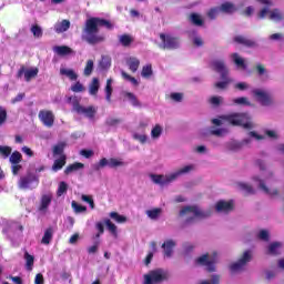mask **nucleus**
I'll use <instances>...</instances> for the list:
<instances>
[{"mask_svg": "<svg viewBox=\"0 0 284 284\" xmlns=\"http://www.w3.org/2000/svg\"><path fill=\"white\" fill-rule=\"evenodd\" d=\"M101 28L114 30V23L105 18L99 17L87 19L82 28V41H85L89 45H99V43L105 42V36L99 33Z\"/></svg>", "mask_w": 284, "mask_h": 284, "instance_id": "nucleus-1", "label": "nucleus"}, {"mask_svg": "<svg viewBox=\"0 0 284 284\" xmlns=\"http://www.w3.org/2000/svg\"><path fill=\"white\" fill-rule=\"evenodd\" d=\"M222 121H225L233 126H242L244 130H252L254 124H252V118L248 113L233 112L221 116Z\"/></svg>", "mask_w": 284, "mask_h": 284, "instance_id": "nucleus-2", "label": "nucleus"}, {"mask_svg": "<svg viewBox=\"0 0 284 284\" xmlns=\"http://www.w3.org/2000/svg\"><path fill=\"white\" fill-rule=\"evenodd\" d=\"M187 214H193V216H189L185 220L186 225H190V223H194L195 219H210L212 216V211H202L199 206L196 205H189L184 206L180 211V216H185Z\"/></svg>", "mask_w": 284, "mask_h": 284, "instance_id": "nucleus-3", "label": "nucleus"}, {"mask_svg": "<svg viewBox=\"0 0 284 284\" xmlns=\"http://www.w3.org/2000/svg\"><path fill=\"white\" fill-rule=\"evenodd\" d=\"M165 281H170V272L163 268H155L144 274L143 284H161L165 283Z\"/></svg>", "mask_w": 284, "mask_h": 284, "instance_id": "nucleus-4", "label": "nucleus"}, {"mask_svg": "<svg viewBox=\"0 0 284 284\" xmlns=\"http://www.w3.org/2000/svg\"><path fill=\"white\" fill-rule=\"evenodd\" d=\"M162 43L160 48L162 50H179L181 48V39L172 34L160 33Z\"/></svg>", "mask_w": 284, "mask_h": 284, "instance_id": "nucleus-5", "label": "nucleus"}, {"mask_svg": "<svg viewBox=\"0 0 284 284\" xmlns=\"http://www.w3.org/2000/svg\"><path fill=\"white\" fill-rule=\"evenodd\" d=\"M39 185V176L34 173H27L18 181L19 190H34Z\"/></svg>", "mask_w": 284, "mask_h": 284, "instance_id": "nucleus-6", "label": "nucleus"}, {"mask_svg": "<svg viewBox=\"0 0 284 284\" xmlns=\"http://www.w3.org/2000/svg\"><path fill=\"white\" fill-rule=\"evenodd\" d=\"M252 261V251H245L240 260L230 265V270L232 274H236V272H243L245 270V265Z\"/></svg>", "mask_w": 284, "mask_h": 284, "instance_id": "nucleus-7", "label": "nucleus"}, {"mask_svg": "<svg viewBox=\"0 0 284 284\" xmlns=\"http://www.w3.org/2000/svg\"><path fill=\"white\" fill-rule=\"evenodd\" d=\"M253 97H255L256 101L261 103V105L267 106L274 104V98L267 91H263L261 89L253 90Z\"/></svg>", "mask_w": 284, "mask_h": 284, "instance_id": "nucleus-8", "label": "nucleus"}, {"mask_svg": "<svg viewBox=\"0 0 284 284\" xmlns=\"http://www.w3.org/2000/svg\"><path fill=\"white\" fill-rule=\"evenodd\" d=\"M73 110L78 114H84L87 119H94V116L97 115V109H94V106L85 108L81 105V103H79L78 100L73 101Z\"/></svg>", "mask_w": 284, "mask_h": 284, "instance_id": "nucleus-9", "label": "nucleus"}, {"mask_svg": "<svg viewBox=\"0 0 284 284\" xmlns=\"http://www.w3.org/2000/svg\"><path fill=\"white\" fill-rule=\"evenodd\" d=\"M215 260L210 258V254L206 253L195 260V265H201L202 267H206L207 272H214L215 267Z\"/></svg>", "mask_w": 284, "mask_h": 284, "instance_id": "nucleus-10", "label": "nucleus"}, {"mask_svg": "<svg viewBox=\"0 0 284 284\" xmlns=\"http://www.w3.org/2000/svg\"><path fill=\"white\" fill-rule=\"evenodd\" d=\"M38 118L45 128L54 125V113L50 110H40Z\"/></svg>", "mask_w": 284, "mask_h": 284, "instance_id": "nucleus-11", "label": "nucleus"}, {"mask_svg": "<svg viewBox=\"0 0 284 284\" xmlns=\"http://www.w3.org/2000/svg\"><path fill=\"white\" fill-rule=\"evenodd\" d=\"M211 65L215 72L221 74V79H226L230 75V70H227L223 60H214Z\"/></svg>", "mask_w": 284, "mask_h": 284, "instance_id": "nucleus-12", "label": "nucleus"}, {"mask_svg": "<svg viewBox=\"0 0 284 284\" xmlns=\"http://www.w3.org/2000/svg\"><path fill=\"white\" fill-rule=\"evenodd\" d=\"M215 210L216 212H224L225 214H227L229 212H232V210H234V201L220 200L215 204Z\"/></svg>", "mask_w": 284, "mask_h": 284, "instance_id": "nucleus-13", "label": "nucleus"}, {"mask_svg": "<svg viewBox=\"0 0 284 284\" xmlns=\"http://www.w3.org/2000/svg\"><path fill=\"white\" fill-rule=\"evenodd\" d=\"M52 193L42 194L40 199V204L38 206L39 212H48L50 205H52Z\"/></svg>", "mask_w": 284, "mask_h": 284, "instance_id": "nucleus-14", "label": "nucleus"}, {"mask_svg": "<svg viewBox=\"0 0 284 284\" xmlns=\"http://www.w3.org/2000/svg\"><path fill=\"white\" fill-rule=\"evenodd\" d=\"M233 42L237 43V45H244V48H256V41L248 39L245 36H235L233 38Z\"/></svg>", "mask_w": 284, "mask_h": 284, "instance_id": "nucleus-15", "label": "nucleus"}, {"mask_svg": "<svg viewBox=\"0 0 284 284\" xmlns=\"http://www.w3.org/2000/svg\"><path fill=\"white\" fill-rule=\"evenodd\" d=\"M151 179L153 181V183H155L156 185H168V183H172V174L168 175L165 178V175H156V174H152Z\"/></svg>", "mask_w": 284, "mask_h": 284, "instance_id": "nucleus-16", "label": "nucleus"}, {"mask_svg": "<svg viewBox=\"0 0 284 284\" xmlns=\"http://www.w3.org/2000/svg\"><path fill=\"white\" fill-rule=\"evenodd\" d=\"M174 247H176V242H174V240H166L162 244V248L164 251V256L170 258L172 256V253L174 252Z\"/></svg>", "mask_w": 284, "mask_h": 284, "instance_id": "nucleus-17", "label": "nucleus"}, {"mask_svg": "<svg viewBox=\"0 0 284 284\" xmlns=\"http://www.w3.org/2000/svg\"><path fill=\"white\" fill-rule=\"evenodd\" d=\"M126 65L129 68V70L131 72H136L141 65V60H139V58L136 57H130L128 60H126Z\"/></svg>", "mask_w": 284, "mask_h": 284, "instance_id": "nucleus-18", "label": "nucleus"}, {"mask_svg": "<svg viewBox=\"0 0 284 284\" xmlns=\"http://www.w3.org/2000/svg\"><path fill=\"white\" fill-rule=\"evenodd\" d=\"M281 247H283V243L272 242L268 245L267 254H270L271 256H278V254H281Z\"/></svg>", "mask_w": 284, "mask_h": 284, "instance_id": "nucleus-19", "label": "nucleus"}, {"mask_svg": "<svg viewBox=\"0 0 284 284\" xmlns=\"http://www.w3.org/2000/svg\"><path fill=\"white\" fill-rule=\"evenodd\" d=\"M54 30L58 34L68 32L70 30V20H62L54 26Z\"/></svg>", "mask_w": 284, "mask_h": 284, "instance_id": "nucleus-20", "label": "nucleus"}, {"mask_svg": "<svg viewBox=\"0 0 284 284\" xmlns=\"http://www.w3.org/2000/svg\"><path fill=\"white\" fill-rule=\"evenodd\" d=\"M68 156L61 155L59 159L54 160L52 165L53 172H59V170H63V166H65Z\"/></svg>", "mask_w": 284, "mask_h": 284, "instance_id": "nucleus-21", "label": "nucleus"}, {"mask_svg": "<svg viewBox=\"0 0 284 284\" xmlns=\"http://www.w3.org/2000/svg\"><path fill=\"white\" fill-rule=\"evenodd\" d=\"M53 52L59 57H68V54H72V49L68 45H57L53 48Z\"/></svg>", "mask_w": 284, "mask_h": 284, "instance_id": "nucleus-22", "label": "nucleus"}, {"mask_svg": "<svg viewBox=\"0 0 284 284\" xmlns=\"http://www.w3.org/2000/svg\"><path fill=\"white\" fill-rule=\"evenodd\" d=\"M100 88L101 84L99 83V78H93L89 85V93L91 94V97H97V94H99Z\"/></svg>", "mask_w": 284, "mask_h": 284, "instance_id": "nucleus-23", "label": "nucleus"}, {"mask_svg": "<svg viewBox=\"0 0 284 284\" xmlns=\"http://www.w3.org/2000/svg\"><path fill=\"white\" fill-rule=\"evenodd\" d=\"M254 181H258L260 183V190H263V192L265 194H268L270 196H277L278 194V190H273V191H270V189L267 187V185H265V182L258 178H254Z\"/></svg>", "mask_w": 284, "mask_h": 284, "instance_id": "nucleus-24", "label": "nucleus"}, {"mask_svg": "<svg viewBox=\"0 0 284 284\" xmlns=\"http://www.w3.org/2000/svg\"><path fill=\"white\" fill-rule=\"evenodd\" d=\"M83 168H85V164L81 162L69 164L64 170V174L68 175V174H72V172H79V170H83Z\"/></svg>", "mask_w": 284, "mask_h": 284, "instance_id": "nucleus-25", "label": "nucleus"}, {"mask_svg": "<svg viewBox=\"0 0 284 284\" xmlns=\"http://www.w3.org/2000/svg\"><path fill=\"white\" fill-rule=\"evenodd\" d=\"M192 170H194V165H192V164L183 166L178 172L171 174V180L176 181V179H179V176H181V174H187V173L192 172Z\"/></svg>", "mask_w": 284, "mask_h": 284, "instance_id": "nucleus-26", "label": "nucleus"}, {"mask_svg": "<svg viewBox=\"0 0 284 284\" xmlns=\"http://www.w3.org/2000/svg\"><path fill=\"white\" fill-rule=\"evenodd\" d=\"M53 236H54V229L50 226L44 231V235L41 240L42 245H50V241H52Z\"/></svg>", "mask_w": 284, "mask_h": 284, "instance_id": "nucleus-27", "label": "nucleus"}, {"mask_svg": "<svg viewBox=\"0 0 284 284\" xmlns=\"http://www.w3.org/2000/svg\"><path fill=\"white\" fill-rule=\"evenodd\" d=\"M119 41L121 45H123V48H130V45H132V43L134 42V38H132V36L128 33H124L119 37Z\"/></svg>", "mask_w": 284, "mask_h": 284, "instance_id": "nucleus-28", "label": "nucleus"}, {"mask_svg": "<svg viewBox=\"0 0 284 284\" xmlns=\"http://www.w3.org/2000/svg\"><path fill=\"white\" fill-rule=\"evenodd\" d=\"M68 146V143L65 142H59L53 146V156H63V152L65 151V148Z\"/></svg>", "mask_w": 284, "mask_h": 284, "instance_id": "nucleus-29", "label": "nucleus"}, {"mask_svg": "<svg viewBox=\"0 0 284 284\" xmlns=\"http://www.w3.org/2000/svg\"><path fill=\"white\" fill-rule=\"evenodd\" d=\"M38 74H39L38 68L27 69L24 72V80L27 81V83H30V81H32V79H36Z\"/></svg>", "mask_w": 284, "mask_h": 284, "instance_id": "nucleus-30", "label": "nucleus"}, {"mask_svg": "<svg viewBox=\"0 0 284 284\" xmlns=\"http://www.w3.org/2000/svg\"><path fill=\"white\" fill-rule=\"evenodd\" d=\"M11 165H19L23 161V155L19 151H13L9 158Z\"/></svg>", "mask_w": 284, "mask_h": 284, "instance_id": "nucleus-31", "label": "nucleus"}, {"mask_svg": "<svg viewBox=\"0 0 284 284\" xmlns=\"http://www.w3.org/2000/svg\"><path fill=\"white\" fill-rule=\"evenodd\" d=\"M60 74L68 77L70 81H77V79H79V74L72 69H60Z\"/></svg>", "mask_w": 284, "mask_h": 284, "instance_id": "nucleus-32", "label": "nucleus"}, {"mask_svg": "<svg viewBox=\"0 0 284 284\" xmlns=\"http://www.w3.org/2000/svg\"><path fill=\"white\" fill-rule=\"evenodd\" d=\"M268 19L271 21H283L284 16L280 9H273L272 11H270Z\"/></svg>", "mask_w": 284, "mask_h": 284, "instance_id": "nucleus-33", "label": "nucleus"}, {"mask_svg": "<svg viewBox=\"0 0 284 284\" xmlns=\"http://www.w3.org/2000/svg\"><path fill=\"white\" fill-rule=\"evenodd\" d=\"M232 59L237 68H242V70H247V64H245V60L243 58H240L239 53H233Z\"/></svg>", "mask_w": 284, "mask_h": 284, "instance_id": "nucleus-34", "label": "nucleus"}, {"mask_svg": "<svg viewBox=\"0 0 284 284\" xmlns=\"http://www.w3.org/2000/svg\"><path fill=\"white\" fill-rule=\"evenodd\" d=\"M71 207L75 212V214H82L83 212H88V206H83L77 201L71 202Z\"/></svg>", "mask_w": 284, "mask_h": 284, "instance_id": "nucleus-35", "label": "nucleus"}, {"mask_svg": "<svg viewBox=\"0 0 284 284\" xmlns=\"http://www.w3.org/2000/svg\"><path fill=\"white\" fill-rule=\"evenodd\" d=\"M105 100L108 103L112 101V79L106 80V85H105Z\"/></svg>", "mask_w": 284, "mask_h": 284, "instance_id": "nucleus-36", "label": "nucleus"}, {"mask_svg": "<svg viewBox=\"0 0 284 284\" xmlns=\"http://www.w3.org/2000/svg\"><path fill=\"white\" fill-rule=\"evenodd\" d=\"M190 21L193 23V26L201 27L203 26L204 21L203 18L199 13H191Z\"/></svg>", "mask_w": 284, "mask_h": 284, "instance_id": "nucleus-37", "label": "nucleus"}, {"mask_svg": "<svg viewBox=\"0 0 284 284\" xmlns=\"http://www.w3.org/2000/svg\"><path fill=\"white\" fill-rule=\"evenodd\" d=\"M221 79L223 81L222 82H216L214 85L219 90H225L227 88V85H230V83H232V80L230 79L229 75H226V78H221Z\"/></svg>", "mask_w": 284, "mask_h": 284, "instance_id": "nucleus-38", "label": "nucleus"}, {"mask_svg": "<svg viewBox=\"0 0 284 284\" xmlns=\"http://www.w3.org/2000/svg\"><path fill=\"white\" fill-rule=\"evenodd\" d=\"M112 65V60L108 55H102L101 61H100V68L101 70H108Z\"/></svg>", "mask_w": 284, "mask_h": 284, "instance_id": "nucleus-39", "label": "nucleus"}, {"mask_svg": "<svg viewBox=\"0 0 284 284\" xmlns=\"http://www.w3.org/2000/svg\"><path fill=\"white\" fill-rule=\"evenodd\" d=\"M24 260H26L27 270L32 271V267H34V256H32V255H30V253L26 252Z\"/></svg>", "mask_w": 284, "mask_h": 284, "instance_id": "nucleus-40", "label": "nucleus"}, {"mask_svg": "<svg viewBox=\"0 0 284 284\" xmlns=\"http://www.w3.org/2000/svg\"><path fill=\"white\" fill-rule=\"evenodd\" d=\"M92 72H94V61L88 60L84 71H83V74H84V77H90V74H92Z\"/></svg>", "mask_w": 284, "mask_h": 284, "instance_id": "nucleus-41", "label": "nucleus"}, {"mask_svg": "<svg viewBox=\"0 0 284 284\" xmlns=\"http://www.w3.org/2000/svg\"><path fill=\"white\" fill-rule=\"evenodd\" d=\"M143 79H150V77H152L153 71H152V64H146L142 68V72H141Z\"/></svg>", "mask_w": 284, "mask_h": 284, "instance_id": "nucleus-42", "label": "nucleus"}, {"mask_svg": "<svg viewBox=\"0 0 284 284\" xmlns=\"http://www.w3.org/2000/svg\"><path fill=\"white\" fill-rule=\"evenodd\" d=\"M10 154H12V148L11 146L0 145V155L3 159H8V156H10Z\"/></svg>", "mask_w": 284, "mask_h": 284, "instance_id": "nucleus-43", "label": "nucleus"}, {"mask_svg": "<svg viewBox=\"0 0 284 284\" xmlns=\"http://www.w3.org/2000/svg\"><path fill=\"white\" fill-rule=\"evenodd\" d=\"M31 32L33 37H36V39H41V37H43V30L41 29V27H39V24H33L31 27Z\"/></svg>", "mask_w": 284, "mask_h": 284, "instance_id": "nucleus-44", "label": "nucleus"}, {"mask_svg": "<svg viewBox=\"0 0 284 284\" xmlns=\"http://www.w3.org/2000/svg\"><path fill=\"white\" fill-rule=\"evenodd\" d=\"M220 10H222V12H226V14H232V12H234V4L230 2L222 3Z\"/></svg>", "mask_w": 284, "mask_h": 284, "instance_id": "nucleus-45", "label": "nucleus"}, {"mask_svg": "<svg viewBox=\"0 0 284 284\" xmlns=\"http://www.w3.org/2000/svg\"><path fill=\"white\" fill-rule=\"evenodd\" d=\"M110 217L113 219L116 223H125L128 221V217L116 213V212H111Z\"/></svg>", "mask_w": 284, "mask_h": 284, "instance_id": "nucleus-46", "label": "nucleus"}, {"mask_svg": "<svg viewBox=\"0 0 284 284\" xmlns=\"http://www.w3.org/2000/svg\"><path fill=\"white\" fill-rule=\"evenodd\" d=\"M121 77L123 79H125V81H130V83H132L133 85H139V80H136V78L128 74V72L121 71Z\"/></svg>", "mask_w": 284, "mask_h": 284, "instance_id": "nucleus-47", "label": "nucleus"}, {"mask_svg": "<svg viewBox=\"0 0 284 284\" xmlns=\"http://www.w3.org/2000/svg\"><path fill=\"white\" fill-rule=\"evenodd\" d=\"M125 97L131 101V103H132V105H134V108L141 106V102H139V99H136V95H134V93L126 92Z\"/></svg>", "mask_w": 284, "mask_h": 284, "instance_id": "nucleus-48", "label": "nucleus"}, {"mask_svg": "<svg viewBox=\"0 0 284 284\" xmlns=\"http://www.w3.org/2000/svg\"><path fill=\"white\" fill-rule=\"evenodd\" d=\"M68 192V183L60 182L57 191V196H63Z\"/></svg>", "mask_w": 284, "mask_h": 284, "instance_id": "nucleus-49", "label": "nucleus"}, {"mask_svg": "<svg viewBox=\"0 0 284 284\" xmlns=\"http://www.w3.org/2000/svg\"><path fill=\"white\" fill-rule=\"evenodd\" d=\"M104 223H105L109 232H111V234H113V236H116V225L114 223H112V221L110 219H106L104 221Z\"/></svg>", "mask_w": 284, "mask_h": 284, "instance_id": "nucleus-50", "label": "nucleus"}, {"mask_svg": "<svg viewBox=\"0 0 284 284\" xmlns=\"http://www.w3.org/2000/svg\"><path fill=\"white\" fill-rule=\"evenodd\" d=\"M201 284H221V275H212L211 280H204Z\"/></svg>", "mask_w": 284, "mask_h": 284, "instance_id": "nucleus-51", "label": "nucleus"}, {"mask_svg": "<svg viewBox=\"0 0 284 284\" xmlns=\"http://www.w3.org/2000/svg\"><path fill=\"white\" fill-rule=\"evenodd\" d=\"M149 219L156 220L161 215V209H153L146 211Z\"/></svg>", "mask_w": 284, "mask_h": 284, "instance_id": "nucleus-52", "label": "nucleus"}, {"mask_svg": "<svg viewBox=\"0 0 284 284\" xmlns=\"http://www.w3.org/2000/svg\"><path fill=\"white\" fill-rule=\"evenodd\" d=\"M233 103L235 105H252V103H250L247 98H245V97L233 99Z\"/></svg>", "mask_w": 284, "mask_h": 284, "instance_id": "nucleus-53", "label": "nucleus"}, {"mask_svg": "<svg viewBox=\"0 0 284 284\" xmlns=\"http://www.w3.org/2000/svg\"><path fill=\"white\" fill-rule=\"evenodd\" d=\"M71 92H85V87L78 81L71 85Z\"/></svg>", "mask_w": 284, "mask_h": 284, "instance_id": "nucleus-54", "label": "nucleus"}, {"mask_svg": "<svg viewBox=\"0 0 284 284\" xmlns=\"http://www.w3.org/2000/svg\"><path fill=\"white\" fill-rule=\"evenodd\" d=\"M162 132H163V129L161 128V125L156 124L151 131L152 139H159Z\"/></svg>", "mask_w": 284, "mask_h": 284, "instance_id": "nucleus-55", "label": "nucleus"}, {"mask_svg": "<svg viewBox=\"0 0 284 284\" xmlns=\"http://www.w3.org/2000/svg\"><path fill=\"white\" fill-rule=\"evenodd\" d=\"M240 190L246 192V194H254V189L250 184L239 183Z\"/></svg>", "mask_w": 284, "mask_h": 284, "instance_id": "nucleus-56", "label": "nucleus"}, {"mask_svg": "<svg viewBox=\"0 0 284 284\" xmlns=\"http://www.w3.org/2000/svg\"><path fill=\"white\" fill-rule=\"evenodd\" d=\"M106 165H110V160L103 158L99 161L98 164L94 165V170L97 172H99V170H101V168H105Z\"/></svg>", "mask_w": 284, "mask_h": 284, "instance_id": "nucleus-57", "label": "nucleus"}, {"mask_svg": "<svg viewBox=\"0 0 284 284\" xmlns=\"http://www.w3.org/2000/svg\"><path fill=\"white\" fill-rule=\"evenodd\" d=\"M6 121H8V111L3 106H0V128Z\"/></svg>", "mask_w": 284, "mask_h": 284, "instance_id": "nucleus-58", "label": "nucleus"}, {"mask_svg": "<svg viewBox=\"0 0 284 284\" xmlns=\"http://www.w3.org/2000/svg\"><path fill=\"white\" fill-rule=\"evenodd\" d=\"M81 200L84 201V203H89L91 210H94V200L92 199V196L83 194L81 196Z\"/></svg>", "mask_w": 284, "mask_h": 284, "instance_id": "nucleus-59", "label": "nucleus"}, {"mask_svg": "<svg viewBox=\"0 0 284 284\" xmlns=\"http://www.w3.org/2000/svg\"><path fill=\"white\" fill-rule=\"evenodd\" d=\"M119 123H121V119H116V118H109L105 121V124L109 125L110 128H114V125H119Z\"/></svg>", "mask_w": 284, "mask_h": 284, "instance_id": "nucleus-60", "label": "nucleus"}, {"mask_svg": "<svg viewBox=\"0 0 284 284\" xmlns=\"http://www.w3.org/2000/svg\"><path fill=\"white\" fill-rule=\"evenodd\" d=\"M121 165H123V162H121V161H119V160H116L114 158H111L109 160V168H119Z\"/></svg>", "mask_w": 284, "mask_h": 284, "instance_id": "nucleus-61", "label": "nucleus"}, {"mask_svg": "<svg viewBox=\"0 0 284 284\" xmlns=\"http://www.w3.org/2000/svg\"><path fill=\"white\" fill-rule=\"evenodd\" d=\"M222 99L223 98H221V97H212L210 99V103H211V105H214V108H219L221 105Z\"/></svg>", "mask_w": 284, "mask_h": 284, "instance_id": "nucleus-62", "label": "nucleus"}, {"mask_svg": "<svg viewBox=\"0 0 284 284\" xmlns=\"http://www.w3.org/2000/svg\"><path fill=\"white\" fill-rule=\"evenodd\" d=\"M258 239L261 241H270V232H267L266 230L260 231Z\"/></svg>", "mask_w": 284, "mask_h": 284, "instance_id": "nucleus-63", "label": "nucleus"}, {"mask_svg": "<svg viewBox=\"0 0 284 284\" xmlns=\"http://www.w3.org/2000/svg\"><path fill=\"white\" fill-rule=\"evenodd\" d=\"M45 280L43 278V274L38 273L34 278V284H44Z\"/></svg>", "mask_w": 284, "mask_h": 284, "instance_id": "nucleus-64", "label": "nucleus"}]
</instances>
